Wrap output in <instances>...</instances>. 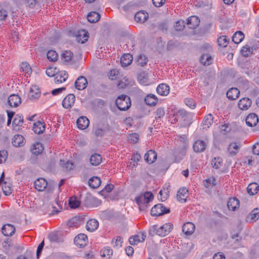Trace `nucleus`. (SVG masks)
<instances>
[{
	"instance_id": "obj_46",
	"label": "nucleus",
	"mask_w": 259,
	"mask_h": 259,
	"mask_svg": "<svg viewBox=\"0 0 259 259\" xmlns=\"http://www.w3.org/2000/svg\"><path fill=\"white\" fill-rule=\"evenodd\" d=\"M168 189L163 188L161 189L158 194V199L161 201L166 200L168 196Z\"/></svg>"
},
{
	"instance_id": "obj_21",
	"label": "nucleus",
	"mask_w": 259,
	"mask_h": 259,
	"mask_svg": "<svg viewBox=\"0 0 259 259\" xmlns=\"http://www.w3.org/2000/svg\"><path fill=\"white\" fill-rule=\"evenodd\" d=\"M12 146H24L25 138L21 135L16 134L12 139Z\"/></svg>"
},
{
	"instance_id": "obj_32",
	"label": "nucleus",
	"mask_w": 259,
	"mask_h": 259,
	"mask_svg": "<svg viewBox=\"0 0 259 259\" xmlns=\"http://www.w3.org/2000/svg\"><path fill=\"white\" fill-rule=\"evenodd\" d=\"M227 206L229 210L235 211L239 207V201L236 198H230L227 203Z\"/></svg>"
},
{
	"instance_id": "obj_14",
	"label": "nucleus",
	"mask_w": 259,
	"mask_h": 259,
	"mask_svg": "<svg viewBox=\"0 0 259 259\" xmlns=\"http://www.w3.org/2000/svg\"><path fill=\"white\" fill-rule=\"evenodd\" d=\"M88 84L86 78L83 76H80L75 80L74 84L75 87L78 90H84Z\"/></svg>"
},
{
	"instance_id": "obj_52",
	"label": "nucleus",
	"mask_w": 259,
	"mask_h": 259,
	"mask_svg": "<svg viewBox=\"0 0 259 259\" xmlns=\"http://www.w3.org/2000/svg\"><path fill=\"white\" fill-rule=\"evenodd\" d=\"M223 164V160L221 157H215L211 160L212 166L218 169L221 167Z\"/></svg>"
},
{
	"instance_id": "obj_17",
	"label": "nucleus",
	"mask_w": 259,
	"mask_h": 259,
	"mask_svg": "<svg viewBox=\"0 0 259 259\" xmlns=\"http://www.w3.org/2000/svg\"><path fill=\"white\" fill-rule=\"evenodd\" d=\"M145 102L149 106H155L158 103V99L157 96L152 94H148L144 98Z\"/></svg>"
},
{
	"instance_id": "obj_56",
	"label": "nucleus",
	"mask_w": 259,
	"mask_h": 259,
	"mask_svg": "<svg viewBox=\"0 0 259 259\" xmlns=\"http://www.w3.org/2000/svg\"><path fill=\"white\" fill-rule=\"evenodd\" d=\"M8 156L7 151L2 150L0 151V164L4 163L7 159Z\"/></svg>"
},
{
	"instance_id": "obj_26",
	"label": "nucleus",
	"mask_w": 259,
	"mask_h": 259,
	"mask_svg": "<svg viewBox=\"0 0 259 259\" xmlns=\"http://www.w3.org/2000/svg\"><path fill=\"white\" fill-rule=\"evenodd\" d=\"M148 18V14L144 11H140L135 15V19L137 22H145Z\"/></svg>"
},
{
	"instance_id": "obj_43",
	"label": "nucleus",
	"mask_w": 259,
	"mask_h": 259,
	"mask_svg": "<svg viewBox=\"0 0 259 259\" xmlns=\"http://www.w3.org/2000/svg\"><path fill=\"white\" fill-rule=\"evenodd\" d=\"M20 70L27 75H30L32 73V69L30 65L27 62H22L20 66Z\"/></svg>"
},
{
	"instance_id": "obj_3",
	"label": "nucleus",
	"mask_w": 259,
	"mask_h": 259,
	"mask_svg": "<svg viewBox=\"0 0 259 259\" xmlns=\"http://www.w3.org/2000/svg\"><path fill=\"white\" fill-rule=\"evenodd\" d=\"M172 225L171 223H165L159 228L157 229L156 226H154L150 230L149 234L153 235L155 232L156 234L160 236H165L167 235L172 230Z\"/></svg>"
},
{
	"instance_id": "obj_10",
	"label": "nucleus",
	"mask_w": 259,
	"mask_h": 259,
	"mask_svg": "<svg viewBox=\"0 0 259 259\" xmlns=\"http://www.w3.org/2000/svg\"><path fill=\"white\" fill-rule=\"evenodd\" d=\"M252 101L249 98H242L238 103V108L243 111L247 110L251 105Z\"/></svg>"
},
{
	"instance_id": "obj_35",
	"label": "nucleus",
	"mask_w": 259,
	"mask_h": 259,
	"mask_svg": "<svg viewBox=\"0 0 259 259\" xmlns=\"http://www.w3.org/2000/svg\"><path fill=\"white\" fill-rule=\"evenodd\" d=\"M90 162L91 165L97 166L102 162L101 156L97 153L92 154L90 158Z\"/></svg>"
},
{
	"instance_id": "obj_49",
	"label": "nucleus",
	"mask_w": 259,
	"mask_h": 259,
	"mask_svg": "<svg viewBox=\"0 0 259 259\" xmlns=\"http://www.w3.org/2000/svg\"><path fill=\"white\" fill-rule=\"evenodd\" d=\"M73 56L72 52L70 51H65L61 54V59L65 62L70 61Z\"/></svg>"
},
{
	"instance_id": "obj_4",
	"label": "nucleus",
	"mask_w": 259,
	"mask_h": 259,
	"mask_svg": "<svg viewBox=\"0 0 259 259\" xmlns=\"http://www.w3.org/2000/svg\"><path fill=\"white\" fill-rule=\"evenodd\" d=\"M169 212V209L166 208L161 203L154 205L151 209V214L153 216H160Z\"/></svg>"
},
{
	"instance_id": "obj_42",
	"label": "nucleus",
	"mask_w": 259,
	"mask_h": 259,
	"mask_svg": "<svg viewBox=\"0 0 259 259\" xmlns=\"http://www.w3.org/2000/svg\"><path fill=\"white\" fill-rule=\"evenodd\" d=\"M258 190L259 186L256 183H250L247 187V192L251 195L256 194Z\"/></svg>"
},
{
	"instance_id": "obj_40",
	"label": "nucleus",
	"mask_w": 259,
	"mask_h": 259,
	"mask_svg": "<svg viewBox=\"0 0 259 259\" xmlns=\"http://www.w3.org/2000/svg\"><path fill=\"white\" fill-rule=\"evenodd\" d=\"M100 18V14L95 11L90 12L87 15V19L91 23H96Z\"/></svg>"
},
{
	"instance_id": "obj_45",
	"label": "nucleus",
	"mask_w": 259,
	"mask_h": 259,
	"mask_svg": "<svg viewBox=\"0 0 259 259\" xmlns=\"http://www.w3.org/2000/svg\"><path fill=\"white\" fill-rule=\"evenodd\" d=\"M229 39L226 36L223 35L219 37L217 39V42L219 46L225 48L229 44Z\"/></svg>"
},
{
	"instance_id": "obj_18",
	"label": "nucleus",
	"mask_w": 259,
	"mask_h": 259,
	"mask_svg": "<svg viewBox=\"0 0 259 259\" xmlns=\"http://www.w3.org/2000/svg\"><path fill=\"white\" fill-rule=\"evenodd\" d=\"M89 124V120L85 116H81L79 117L76 121L77 127L81 130L87 128Z\"/></svg>"
},
{
	"instance_id": "obj_1",
	"label": "nucleus",
	"mask_w": 259,
	"mask_h": 259,
	"mask_svg": "<svg viewBox=\"0 0 259 259\" xmlns=\"http://www.w3.org/2000/svg\"><path fill=\"white\" fill-rule=\"evenodd\" d=\"M153 199V194L150 192H147L144 194H141L135 198V201L139 205L140 211H145L149 206V202Z\"/></svg>"
},
{
	"instance_id": "obj_23",
	"label": "nucleus",
	"mask_w": 259,
	"mask_h": 259,
	"mask_svg": "<svg viewBox=\"0 0 259 259\" xmlns=\"http://www.w3.org/2000/svg\"><path fill=\"white\" fill-rule=\"evenodd\" d=\"M99 227L98 221L94 219L89 220L86 224L87 230L91 232H93L96 230Z\"/></svg>"
},
{
	"instance_id": "obj_47",
	"label": "nucleus",
	"mask_w": 259,
	"mask_h": 259,
	"mask_svg": "<svg viewBox=\"0 0 259 259\" xmlns=\"http://www.w3.org/2000/svg\"><path fill=\"white\" fill-rule=\"evenodd\" d=\"M123 239L120 236H117L112 239V245L113 247L119 248L122 246Z\"/></svg>"
},
{
	"instance_id": "obj_20",
	"label": "nucleus",
	"mask_w": 259,
	"mask_h": 259,
	"mask_svg": "<svg viewBox=\"0 0 259 259\" xmlns=\"http://www.w3.org/2000/svg\"><path fill=\"white\" fill-rule=\"evenodd\" d=\"M169 85L165 83H161L157 86L156 92L159 95L166 96L169 94Z\"/></svg>"
},
{
	"instance_id": "obj_48",
	"label": "nucleus",
	"mask_w": 259,
	"mask_h": 259,
	"mask_svg": "<svg viewBox=\"0 0 259 259\" xmlns=\"http://www.w3.org/2000/svg\"><path fill=\"white\" fill-rule=\"evenodd\" d=\"M1 185L3 191L6 195H10L12 193V190L10 184L5 182L2 183Z\"/></svg>"
},
{
	"instance_id": "obj_24",
	"label": "nucleus",
	"mask_w": 259,
	"mask_h": 259,
	"mask_svg": "<svg viewBox=\"0 0 259 259\" xmlns=\"http://www.w3.org/2000/svg\"><path fill=\"white\" fill-rule=\"evenodd\" d=\"M40 95V91L39 88L36 85H32L29 91L28 98L30 99H36Z\"/></svg>"
},
{
	"instance_id": "obj_8",
	"label": "nucleus",
	"mask_w": 259,
	"mask_h": 259,
	"mask_svg": "<svg viewBox=\"0 0 259 259\" xmlns=\"http://www.w3.org/2000/svg\"><path fill=\"white\" fill-rule=\"evenodd\" d=\"M59 164L63 171L68 172L73 170L75 167L74 163L70 160H64L61 159Z\"/></svg>"
},
{
	"instance_id": "obj_6",
	"label": "nucleus",
	"mask_w": 259,
	"mask_h": 259,
	"mask_svg": "<svg viewBox=\"0 0 259 259\" xmlns=\"http://www.w3.org/2000/svg\"><path fill=\"white\" fill-rule=\"evenodd\" d=\"M192 115L190 113L187 112L186 110L183 109L179 110L177 114V118L178 119H181L184 121H187L189 122V124L191 123Z\"/></svg>"
},
{
	"instance_id": "obj_60",
	"label": "nucleus",
	"mask_w": 259,
	"mask_h": 259,
	"mask_svg": "<svg viewBox=\"0 0 259 259\" xmlns=\"http://www.w3.org/2000/svg\"><path fill=\"white\" fill-rule=\"evenodd\" d=\"M102 253L101 254L102 256L110 257L113 253L112 250L109 247H105L102 250Z\"/></svg>"
},
{
	"instance_id": "obj_59",
	"label": "nucleus",
	"mask_w": 259,
	"mask_h": 259,
	"mask_svg": "<svg viewBox=\"0 0 259 259\" xmlns=\"http://www.w3.org/2000/svg\"><path fill=\"white\" fill-rule=\"evenodd\" d=\"M44 150V147H33L30 151L34 155H38L40 154Z\"/></svg>"
},
{
	"instance_id": "obj_9",
	"label": "nucleus",
	"mask_w": 259,
	"mask_h": 259,
	"mask_svg": "<svg viewBox=\"0 0 259 259\" xmlns=\"http://www.w3.org/2000/svg\"><path fill=\"white\" fill-rule=\"evenodd\" d=\"M146 235L145 233H141L138 235L131 236L129 238V242L131 245H134L139 242H143L145 241Z\"/></svg>"
},
{
	"instance_id": "obj_13",
	"label": "nucleus",
	"mask_w": 259,
	"mask_h": 259,
	"mask_svg": "<svg viewBox=\"0 0 259 259\" xmlns=\"http://www.w3.org/2000/svg\"><path fill=\"white\" fill-rule=\"evenodd\" d=\"M246 124L250 127H253L256 125L258 122L257 116L255 113H250L245 119Z\"/></svg>"
},
{
	"instance_id": "obj_57",
	"label": "nucleus",
	"mask_w": 259,
	"mask_h": 259,
	"mask_svg": "<svg viewBox=\"0 0 259 259\" xmlns=\"http://www.w3.org/2000/svg\"><path fill=\"white\" fill-rule=\"evenodd\" d=\"M184 102L191 109H194L196 107V102L192 99L186 98L185 99Z\"/></svg>"
},
{
	"instance_id": "obj_5",
	"label": "nucleus",
	"mask_w": 259,
	"mask_h": 259,
	"mask_svg": "<svg viewBox=\"0 0 259 259\" xmlns=\"http://www.w3.org/2000/svg\"><path fill=\"white\" fill-rule=\"evenodd\" d=\"M75 100L74 94H69L67 95L62 102V106L65 109H69L73 106Z\"/></svg>"
},
{
	"instance_id": "obj_16",
	"label": "nucleus",
	"mask_w": 259,
	"mask_h": 259,
	"mask_svg": "<svg viewBox=\"0 0 259 259\" xmlns=\"http://www.w3.org/2000/svg\"><path fill=\"white\" fill-rule=\"evenodd\" d=\"M188 197V190L187 188H181L178 190L177 198L179 201L182 203L185 202Z\"/></svg>"
},
{
	"instance_id": "obj_44",
	"label": "nucleus",
	"mask_w": 259,
	"mask_h": 259,
	"mask_svg": "<svg viewBox=\"0 0 259 259\" xmlns=\"http://www.w3.org/2000/svg\"><path fill=\"white\" fill-rule=\"evenodd\" d=\"M47 59L51 62H55L58 59V55L54 50H49L47 54Z\"/></svg>"
},
{
	"instance_id": "obj_38",
	"label": "nucleus",
	"mask_w": 259,
	"mask_h": 259,
	"mask_svg": "<svg viewBox=\"0 0 259 259\" xmlns=\"http://www.w3.org/2000/svg\"><path fill=\"white\" fill-rule=\"evenodd\" d=\"M23 123V117L22 115L20 114H16L14 116V120L12 122V125L14 128L18 127L19 128L20 127L22 126Z\"/></svg>"
},
{
	"instance_id": "obj_58",
	"label": "nucleus",
	"mask_w": 259,
	"mask_h": 259,
	"mask_svg": "<svg viewBox=\"0 0 259 259\" xmlns=\"http://www.w3.org/2000/svg\"><path fill=\"white\" fill-rule=\"evenodd\" d=\"M175 29L176 31H181L185 27V23L184 21L178 20L177 21L174 25Z\"/></svg>"
},
{
	"instance_id": "obj_39",
	"label": "nucleus",
	"mask_w": 259,
	"mask_h": 259,
	"mask_svg": "<svg viewBox=\"0 0 259 259\" xmlns=\"http://www.w3.org/2000/svg\"><path fill=\"white\" fill-rule=\"evenodd\" d=\"M244 38V33L241 31H238L233 34L232 39L234 44H238L243 40Z\"/></svg>"
},
{
	"instance_id": "obj_36",
	"label": "nucleus",
	"mask_w": 259,
	"mask_h": 259,
	"mask_svg": "<svg viewBox=\"0 0 259 259\" xmlns=\"http://www.w3.org/2000/svg\"><path fill=\"white\" fill-rule=\"evenodd\" d=\"M247 219L248 221L252 222L257 221L259 219V208H254L247 216Z\"/></svg>"
},
{
	"instance_id": "obj_25",
	"label": "nucleus",
	"mask_w": 259,
	"mask_h": 259,
	"mask_svg": "<svg viewBox=\"0 0 259 259\" xmlns=\"http://www.w3.org/2000/svg\"><path fill=\"white\" fill-rule=\"evenodd\" d=\"M145 161L149 164L153 163L157 158L156 153L152 150H150L145 154Z\"/></svg>"
},
{
	"instance_id": "obj_15",
	"label": "nucleus",
	"mask_w": 259,
	"mask_h": 259,
	"mask_svg": "<svg viewBox=\"0 0 259 259\" xmlns=\"http://www.w3.org/2000/svg\"><path fill=\"white\" fill-rule=\"evenodd\" d=\"M200 24V19L196 16H191L187 18V24L190 29H195Z\"/></svg>"
},
{
	"instance_id": "obj_33",
	"label": "nucleus",
	"mask_w": 259,
	"mask_h": 259,
	"mask_svg": "<svg viewBox=\"0 0 259 259\" xmlns=\"http://www.w3.org/2000/svg\"><path fill=\"white\" fill-rule=\"evenodd\" d=\"M175 140L177 143L179 145L188 146L189 144L187 135L185 134L177 135L175 137Z\"/></svg>"
},
{
	"instance_id": "obj_55",
	"label": "nucleus",
	"mask_w": 259,
	"mask_h": 259,
	"mask_svg": "<svg viewBox=\"0 0 259 259\" xmlns=\"http://www.w3.org/2000/svg\"><path fill=\"white\" fill-rule=\"evenodd\" d=\"M239 147H227V152L229 155H235L239 151Z\"/></svg>"
},
{
	"instance_id": "obj_27",
	"label": "nucleus",
	"mask_w": 259,
	"mask_h": 259,
	"mask_svg": "<svg viewBox=\"0 0 259 259\" xmlns=\"http://www.w3.org/2000/svg\"><path fill=\"white\" fill-rule=\"evenodd\" d=\"M2 231L5 236H11L15 233V228L11 224H6L3 226Z\"/></svg>"
},
{
	"instance_id": "obj_50",
	"label": "nucleus",
	"mask_w": 259,
	"mask_h": 259,
	"mask_svg": "<svg viewBox=\"0 0 259 259\" xmlns=\"http://www.w3.org/2000/svg\"><path fill=\"white\" fill-rule=\"evenodd\" d=\"M127 140L131 144H136L139 141V135L136 133L130 134L127 136Z\"/></svg>"
},
{
	"instance_id": "obj_63",
	"label": "nucleus",
	"mask_w": 259,
	"mask_h": 259,
	"mask_svg": "<svg viewBox=\"0 0 259 259\" xmlns=\"http://www.w3.org/2000/svg\"><path fill=\"white\" fill-rule=\"evenodd\" d=\"M165 0H152L153 5L156 8H159L164 5Z\"/></svg>"
},
{
	"instance_id": "obj_37",
	"label": "nucleus",
	"mask_w": 259,
	"mask_h": 259,
	"mask_svg": "<svg viewBox=\"0 0 259 259\" xmlns=\"http://www.w3.org/2000/svg\"><path fill=\"white\" fill-rule=\"evenodd\" d=\"M213 121V117L211 114H208L204 118L202 123L203 129L207 130L212 124Z\"/></svg>"
},
{
	"instance_id": "obj_11",
	"label": "nucleus",
	"mask_w": 259,
	"mask_h": 259,
	"mask_svg": "<svg viewBox=\"0 0 259 259\" xmlns=\"http://www.w3.org/2000/svg\"><path fill=\"white\" fill-rule=\"evenodd\" d=\"M21 103L20 97L16 94L10 95L8 99V103L10 107H18Z\"/></svg>"
},
{
	"instance_id": "obj_34",
	"label": "nucleus",
	"mask_w": 259,
	"mask_h": 259,
	"mask_svg": "<svg viewBox=\"0 0 259 259\" xmlns=\"http://www.w3.org/2000/svg\"><path fill=\"white\" fill-rule=\"evenodd\" d=\"M213 58L208 54H203L200 58V63L205 66L209 65L212 63Z\"/></svg>"
},
{
	"instance_id": "obj_31",
	"label": "nucleus",
	"mask_w": 259,
	"mask_h": 259,
	"mask_svg": "<svg viewBox=\"0 0 259 259\" xmlns=\"http://www.w3.org/2000/svg\"><path fill=\"white\" fill-rule=\"evenodd\" d=\"M78 34L76 36V40L78 42L84 44L86 42L89 37V33L85 30H81L78 31Z\"/></svg>"
},
{
	"instance_id": "obj_30",
	"label": "nucleus",
	"mask_w": 259,
	"mask_h": 259,
	"mask_svg": "<svg viewBox=\"0 0 259 259\" xmlns=\"http://www.w3.org/2000/svg\"><path fill=\"white\" fill-rule=\"evenodd\" d=\"M133 56L130 54L123 55L120 58V63L122 67H127L130 65L133 61Z\"/></svg>"
},
{
	"instance_id": "obj_61",
	"label": "nucleus",
	"mask_w": 259,
	"mask_h": 259,
	"mask_svg": "<svg viewBox=\"0 0 259 259\" xmlns=\"http://www.w3.org/2000/svg\"><path fill=\"white\" fill-rule=\"evenodd\" d=\"M165 114L164 110L162 108H158L156 111V118H160L164 116Z\"/></svg>"
},
{
	"instance_id": "obj_19",
	"label": "nucleus",
	"mask_w": 259,
	"mask_h": 259,
	"mask_svg": "<svg viewBox=\"0 0 259 259\" xmlns=\"http://www.w3.org/2000/svg\"><path fill=\"white\" fill-rule=\"evenodd\" d=\"M34 185L36 190L38 191H42L46 188L48 183L45 179L39 178L34 181Z\"/></svg>"
},
{
	"instance_id": "obj_54",
	"label": "nucleus",
	"mask_w": 259,
	"mask_h": 259,
	"mask_svg": "<svg viewBox=\"0 0 259 259\" xmlns=\"http://www.w3.org/2000/svg\"><path fill=\"white\" fill-rule=\"evenodd\" d=\"M148 62L147 57L144 54H140L138 58V63L141 66H145Z\"/></svg>"
},
{
	"instance_id": "obj_29",
	"label": "nucleus",
	"mask_w": 259,
	"mask_h": 259,
	"mask_svg": "<svg viewBox=\"0 0 259 259\" xmlns=\"http://www.w3.org/2000/svg\"><path fill=\"white\" fill-rule=\"evenodd\" d=\"M240 95L239 90L236 88L230 89L227 92V98L231 100H234L237 99Z\"/></svg>"
},
{
	"instance_id": "obj_64",
	"label": "nucleus",
	"mask_w": 259,
	"mask_h": 259,
	"mask_svg": "<svg viewBox=\"0 0 259 259\" xmlns=\"http://www.w3.org/2000/svg\"><path fill=\"white\" fill-rule=\"evenodd\" d=\"M65 87H62L54 89L52 91V94L54 96H56L61 93L63 91L65 90Z\"/></svg>"
},
{
	"instance_id": "obj_22",
	"label": "nucleus",
	"mask_w": 259,
	"mask_h": 259,
	"mask_svg": "<svg viewBox=\"0 0 259 259\" xmlns=\"http://www.w3.org/2000/svg\"><path fill=\"white\" fill-rule=\"evenodd\" d=\"M195 225L191 222L185 223L182 227L183 232L187 235H190L193 234L195 231Z\"/></svg>"
},
{
	"instance_id": "obj_7",
	"label": "nucleus",
	"mask_w": 259,
	"mask_h": 259,
	"mask_svg": "<svg viewBox=\"0 0 259 259\" xmlns=\"http://www.w3.org/2000/svg\"><path fill=\"white\" fill-rule=\"evenodd\" d=\"M74 242L76 246L83 247L88 242L87 236L84 234H80L75 237Z\"/></svg>"
},
{
	"instance_id": "obj_51",
	"label": "nucleus",
	"mask_w": 259,
	"mask_h": 259,
	"mask_svg": "<svg viewBox=\"0 0 259 259\" xmlns=\"http://www.w3.org/2000/svg\"><path fill=\"white\" fill-rule=\"evenodd\" d=\"M69 204L71 208H76L80 205V201L76 197H72L69 198Z\"/></svg>"
},
{
	"instance_id": "obj_62",
	"label": "nucleus",
	"mask_w": 259,
	"mask_h": 259,
	"mask_svg": "<svg viewBox=\"0 0 259 259\" xmlns=\"http://www.w3.org/2000/svg\"><path fill=\"white\" fill-rule=\"evenodd\" d=\"M106 133V130L102 128H96L95 130L94 134L96 136H102Z\"/></svg>"
},
{
	"instance_id": "obj_12",
	"label": "nucleus",
	"mask_w": 259,
	"mask_h": 259,
	"mask_svg": "<svg viewBox=\"0 0 259 259\" xmlns=\"http://www.w3.org/2000/svg\"><path fill=\"white\" fill-rule=\"evenodd\" d=\"M68 74L66 71L62 70L59 71L55 75V82L56 83H61L65 82L68 78Z\"/></svg>"
},
{
	"instance_id": "obj_2",
	"label": "nucleus",
	"mask_w": 259,
	"mask_h": 259,
	"mask_svg": "<svg viewBox=\"0 0 259 259\" xmlns=\"http://www.w3.org/2000/svg\"><path fill=\"white\" fill-rule=\"evenodd\" d=\"M115 104L120 111H126L131 106V100L127 95H122L117 97L115 101Z\"/></svg>"
},
{
	"instance_id": "obj_41",
	"label": "nucleus",
	"mask_w": 259,
	"mask_h": 259,
	"mask_svg": "<svg viewBox=\"0 0 259 259\" xmlns=\"http://www.w3.org/2000/svg\"><path fill=\"white\" fill-rule=\"evenodd\" d=\"M101 184L100 179L98 177H93L89 179V185L94 189L98 188Z\"/></svg>"
},
{
	"instance_id": "obj_53",
	"label": "nucleus",
	"mask_w": 259,
	"mask_h": 259,
	"mask_svg": "<svg viewBox=\"0 0 259 259\" xmlns=\"http://www.w3.org/2000/svg\"><path fill=\"white\" fill-rule=\"evenodd\" d=\"M252 53V49H251L249 46H244L241 50V54L244 57H248Z\"/></svg>"
},
{
	"instance_id": "obj_28",
	"label": "nucleus",
	"mask_w": 259,
	"mask_h": 259,
	"mask_svg": "<svg viewBox=\"0 0 259 259\" xmlns=\"http://www.w3.org/2000/svg\"><path fill=\"white\" fill-rule=\"evenodd\" d=\"M45 124L40 121H37L33 123L32 130L37 134L42 133L45 130Z\"/></svg>"
}]
</instances>
